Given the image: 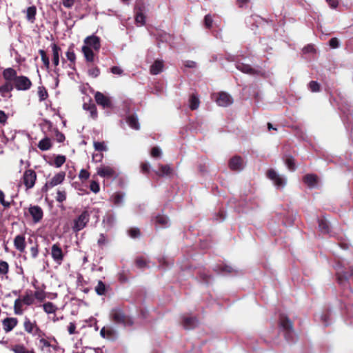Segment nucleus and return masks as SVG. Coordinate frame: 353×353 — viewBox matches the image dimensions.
<instances>
[{
	"label": "nucleus",
	"instance_id": "obj_1",
	"mask_svg": "<svg viewBox=\"0 0 353 353\" xmlns=\"http://www.w3.org/2000/svg\"><path fill=\"white\" fill-rule=\"evenodd\" d=\"M4 83L0 85V95L2 97H12L11 92L14 89L17 91H27L32 86V82L25 75H18L13 68H7L2 71Z\"/></svg>",
	"mask_w": 353,
	"mask_h": 353
},
{
	"label": "nucleus",
	"instance_id": "obj_2",
	"mask_svg": "<svg viewBox=\"0 0 353 353\" xmlns=\"http://www.w3.org/2000/svg\"><path fill=\"white\" fill-rule=\"evenodd\" d=\"M110 318L115 324L121 325L124 327L132 326L134 324L132 317L128 315L120 307H116L111 310Z\"/></svg>",
	"mask_w": 353,
	"mask_h": 353
},
{
	"label": "nucleus",
	"instance_id": "obj_3",
	"mask_svg": "<svg viewBox=\"0 0 353 353\" xmlns=\"http://www.w3.org/2000/svg\"><path fill=\"white\" fill-rule=\"evenodd\" d=\"M37 179L36 172L32 169H27L23 172L21 182L26 187V190L33 188Z\"/></svg>",
	"mask_w": 353,
	"mask_h": 353
},
{
	"label": "nucleus",
	"instance_id": "obj_4",
	"mask_svg": "<svg viewBox=\"0 0 353 353\" xmlns=\"http://www.w3.org/2000/svg\"><path fill=\"white\" fill-rule=\"evenodd\" d=\"M279 326L283 331L285 332V336L286 339H292L294 334L292 321L288 316L281 314L279 318Z\"/></svg>",
	"mask_w": 353,
	"mask_h": 353
},
{
	"label": "nucleus",
	"instance_id": "obj_5",
	"mask_svg": "<svg viewBox=\"0 0 353 353\" xmlns=\"http://www.w3.org/2000/svg\"><path fill=\"white\" fill-rule=\"evenodd\" d=\"M65 172H59L57 173L52 178L47 181L45 185L42 187V192H46L50 188H52L58 185L61 184L65 180Z\"/></svg>",
	"mask_w": 353,
	"mask_h": 353
},
{
	"label": "nucleus",
	"instance_id": "obj_6",
	"mask_svg": "<svg viewBox=\"0 0 353 353\" xmlns=\"http://www.w3.org/2000/svg\"><path fill=\"white\" fill-rule=\"evenodd\" d=\"M266 176L273 182L277 188H283L286 184L285 179L279 175L272 168H270L267 170Z\"/></svg>",
	"mask_w": 353,
	"mask_h": 353
},
{
	"label": "nucleus",
	"instance_id": "obj_7",
	"mask_svg": "<svg viewBox=\"0 0 353 353\" xmlns=\"http://www.w3.org/2000/svg\"><path fill=\"white\" fill-rule=\"evenodd\" d=\"M90 221V213L88 210H84L82 213L74 220L73 230L76 232L83 230Z\"/></svg>",
	"mask_w": 353,
	"mask_h": 353
},
{
	"label": "nucleus",
	"instance_id": "obj_8",
	"mask_svg": "<svg viewBox=\"0 0 353 353\" xmlns=\"http://www.w3.org/2000/svg\"><path fill=\"white\" fill-rule=\"evenodd\" d=\"M94 99L96 103L103 109H112L113 108L111 98L101 92H97L94 94Z\"/></svg>",
	"mask_w": 353,
	"mask_h": 353
},
{
	"label": "nucleus",
	"instance_id": "obj_9",
	"mask_svg": "<svg viewBox=\"0 0 353 353\" xmlns=\"http://www.w3.org/2000/svg\"><path fill=\"white\" fill-rule=\"evenodd\" d=\"M52 259L58 264L61 265L65 257V254L59 243L53 244L50 252Z\"/></svg>",
	"mask_w": 353,
	"mask_h": 353
},
{
	"label": "nucleus",
	"instance_id": "obj_10",
	"mask_svg": "<svg viewBox=\"0 0 353 353\" xmlns=\"http://www.w3.org/2000/svg\"><path fill=\"white\" fill-rule=\"evenodd\" d=\"M28 212L34 223L40 222L43 217V211L39 205H32L28 208Z\"/></svg>",
	"mask_w": 353,
	"mask_h": 353
},
{
	"label": "nucleus",
	"instance_id": "obj_11",
	"mask_svg": "<svg viewBox=\"0 0 353 353\" xmlns=\"http://www.w3.org/2000/svg\"><path fill=\"white\" fill-rule=\"evenodd\" d=\"M85 45L83 46H90V48L98 52L101 48L100 38L95 35L87 37L84 39Z\"/></svg>",
	"mask_w": 353,
	"mask_h": 353
},
{
	"label": "nucleus",
	"instance_id": "obj_12",
	"mask_svg": "<svg viewBox=\"0 0 353 353\" xmlns=\"http://www.w3.org/2000/svg\"><path fill=\"white\" fill-rule=\"evenodd\" d=\"M216 102L219 106L226 107L233 103V99L229 94L225 92H220L218 93Z\"/></svg>",
	"mask_w": 353,
	"mask_h": 353
},
{
	"label": "nucleus",
	"instance_id": "obj_13",
	"mask_svg": "<svg viewBox=\"0 0 353 353\" xmlns=\"http://www.w3.org/2000/svg\"><path fill=\"white\" fill-rule=\"evenodd\" d=\"M228 166L233 171H241L243 168V160L240 156L236 155L230 159Z\"/></svg>",
	"mask_w": 353,
	"mask_h": 353
},
{
	"label": "nucleus",
	"instance_id": "obj_14",
	"mask_svg": "<svg viewBox=\"0 0 353 353\" xmlns=\"http://www.w3.org/2000/svg\"><path fill=\"white\" fill-rule=\"evenodd\" d=\"M81 51L85 57L86 65L90 66V64L94 63L95 59L94 50L90 48V46H83Z\"/></svg>",
	"mask_w": 353,
	"mask_h": 353
},
{
	"label": "nucleus",
	"instance_id": "obj_15",
	"mask_svg": "<svg viewBox=\"0 0 353 353\" xmlns=\"http://www.w3.org/2000/svg\"><path fill=\"white\" fill-rule=\"evenodd\" d=\"M50 46L52 51V63L54 67L57 68L59 64V58L61 54V49L55 43H51ZM54 72H57V68H55Z\"/></svg>",
	"mask_w": 353,
	"mask_h": 353
},
{
	"label": "nucleus",
	"instance_id": "obj_16",
	"mask_svg": "<svg viewBox=\"0 0 353 353\" xmlns=\"http://www.w3.org/2000/svg\"><path fill=\"white\" fill-rule=\"evenodd\" d=\"M97 174L105 178H112L115 175L113 168L108 165H103L97 168Z\"/></svg>",
	"mask_w": 353,
	"mask_h": 353
},
{
	"label": "nucleus",
	"instance_id": "obj_17",
	"mask_svg": "<svg viewBox=\"0 0 353 353\" xmlns=\"http://www.w3.org/2000/svg\"><path fill=\"white\" fill-rule=\"evenodd\" d=\"M13 243L16 250L21 253L25 252L26 241L24 235H17L14 239Z\"/></svg>",
	"mask_w": 353,
	"mask_h": 353
},
{
	"label": "nucleus",
	"instance_id": "obj_18",
	"mask_svg": "<svg viewBox=\"0 0 353 353\" xmlns=\"http://www.w3.org/2000/svg\"><path fill=\"white\" fill-rule=\"evenodd\" d=\"M181 324L185 329L192 330L198 325L199 321L196 317L183 316Z\"/></svg>",
	"mask_w": 353,
	"mask_h": 353
},
{
	"label": "nucleus",
	"instance_id": "obj_19",
	"mask_svg": "<svg viewBox=\"0 0 353 353\" xmlns=\"http://www.w3.org/2000/svg\"><path fill=\"white\" fill-rule=\"evenodd\" d=\"M18 323V320L14 317H7L2 321L3 330L6 332L12 331Z\"/></svg>",
	"mask_w": 353,
	"mask_h": 353
},
{
	"label": "nucleus",
	"instance_id": "obj_20",
	"mask_svg": "<svg viewBox=\"0 0 353 353\" xmlns=\"http://www.w3.org/2000/svg\"><path fill=\"white\" fill-rule=\"evenodd\" d=\"M236 68L241 72L248 74L254 75L258 74L259 73V72L257 70L253 68L250 65L241 62H238L236 64Z\"/></svg>",
	"mask_w": 353,
	"mask_h": 353
},
{
	"label": "nucleus",
	"instance_id": "obj_21",
	"mask_svg": "<svg viewBox=\"0 0 353 353\" xmlns=\"http://www.w3.org/2000/svg\"><path fill=\"white\" fill-rule=\"evenodd\" d=\"M83 108L85 110L90 112V115L93 119H96L98 117L97 106L91 100L89 103H84Z\"/></svg>",
	"mask_w": 353,
	"mask_h": 353
},
{
	"label": "nucleus",
	"instance_id": "obj_22",
	"mask_svg": "<svg viewBox=\"0 0 353 353\" xmlns=\"http://www.w3.org/2000/svg\"><path fill=\"white\" fill-rule=\"evenodd\" d=\"M163 68V61L162 60L157 59L150 66V73L153 75H157L161 73Z\"/></svg>",
	"mask_w": 353,
	"mask_h": 353
},
{
	"label": "nucleus",
	"instance_id": "obj_23",
	"mask_svg": "<svg viewBox=\"0 0 353 353\" xmlns=\"http://www.w3.org/2000/svg\"><path fill=\"white\" fill-rule=\"evenodd\" d=\"M303 181L309 188H313L317 183L318 177L314 174H307L303 176Z\"/></svg>",
	"mask_w": 353,
	"mask_h": 353
},
{
	"label": "nucleus",
	"instance_id": "obj_24",
	"mask_svg": "<svg viewBox=\"0 0 353 353\" xmlns=\"http://www.w3.org/2000/svg\"><path fill=\"white\" fill-rule=\"evenodd\" d=\"M126 122L129 126L136 130L140 129V125L138 121V118L135 114L129 115L126 119Z\"/></svg>",
	"mask_w": 353,
	"mask_h": 353
},
{
	"label": "nucleus",
	"instance_id": "obj_25",
	"mask_svg": "<svg viewBox=\"0 0 353 353\" xmlns=\"http://www.w3.org/2000/svg\"><path fill=\"white\" fill-rule=\"evenodd\" d=\"M37 326V322H32L28 318L26 317L23 322L24 330L28 334H33V332Z\"/></svg>",
	"mask_w": 353,
	"mask_h": 353
},
{
	"label": "nucleus",
	"instance_id": "obj_26",
	"mask_svg": "<svg viewBox=\"0 0 353 353\" xmlns=\"http://www.w3.org/2000/svg\"><path fill=\"white\" fill-rule=\"evenodd\" d=\"M38 148L42 151H46L52 148V143L50 138L46 137L39 141Z\"/></svg>",
	"mask_w": 353,
	"mask_h": 353
},
{
	"label": "nucleus",
	"instance_id": "obj_27",
	"mask_svg": "<svg viewBox=\"0 0 353 353\" xmlns=\"http://www.w3.org/2000/svg\"><path fill=\"white\" fill-rule=\"evenodd\" d=\"M172 172V168L169 165H159V170L156 171L155 173L159 176H168Z\"/></svg>",
	"mask_w": 353,
	"mask_h": 353
},
{
	"label": "nucleus",
	"instance_id": "obj_28",
	"mask_svg": "<svg viewBox=\"0 0 353 353\" xmlns=\"http://www.w3.org/2000/svg\"><path fill=\"white\" fill-rule=\"evenodd\" d=\"M155 223L161 228H166L169 225V219L165 215L158 214L155 217Z\"/></svg>",
	"mask_w": 353,
	"mask_h": 353
},
{
	"label": "nucleus",
	"instance_id": "obj_29",
	"mask_svg": "<svg viewBox=\"0 0 353 353\" xmlns=\"http://www.w3.org/2000/svg\"><path fill=\"white\" fill-rule=\"evenodd\" d=\"M318 223L319 230L322 233L328 234L330 232V225L328 221L324 217H322L319 219Z\"/></svg>",
	"mask_w": 353,
	"mask_h": 353
},
{
	"label": "nucleus",
	"instance_id": "obj_30",
	"mask_svg": "<svg viewBox=\"0 0 353 353\" xmlns=\"http://www.w3.org/2000/svg\"><path fill=\"white\" fill-rule=\"evenodd\" d=\"M37 14V8L34 6H30L26 10V19L28 21L33 23L35 21Z\"/></svg>",
	"mask_w": 353,
	"mask_h": 353
},
{
	"label": "nucleus",
	"instance_id": "obj_31",
	"mask_svg": "<svg viewBox=\"0 0 353 353\" xmlns=\"http://www.w3.org/2000/svg\"><path fill=\"white\" fill-rule=\"evenodd\" d=\"M65 56L68 60L70 62V66L72 67V65H74L76 61V54L74 53L73 46H69L68 51L65 53Z\"/></svg>",
	"mask_w": 353,
	"mask_h": 353
},
{
	"label": "nucleus",
	"instance_id": "obj_32",
	"mask_svg": "<svg viewBox=\"0 0 353 353\" xmlns=\"http://www.w3.org/2000/svg\"><path fill=\"white\" fill-rule=\"evenodd\" d=\"M189 102H190V108L192 110H195L198 109V108L199 107L200 101H199L198 96L195 94H192L190 95Z\"/></svg>",
	"mask_w": 353,
	"mask_h": 353
},
{
	"label": "nucleus",
	"instance_id": "obj_33",
	"mask_svg": "<svg viewBox=\"0 0 353 353\" xmlns=\"http://www.w3.org/2000/svg\"><path fill=\"white\" fill-rule=\"evenodd\" d=\"M88 67V74L92 78H97L100 74V69L98 66L94 65V63L90 65Z\"/></svg>",
	"mask_w": 353,
	"mask_h": 353
},
{
	"label": "nucleus",
	"instance_id": "obj_34",
	"mask_svg": "<svg viewBox=\"0 0 353 353\" xmlns=\"http://www.w3.org/2000/svg\"><path fill=\"white\" fill-rule=\"evenodd\" d=\"M12 350L14 353H36L34 350H28L23 345H15L12 347Z\"/></svg>",
	"mask_w": 353,
	"mask_h": 353
},
{
	"label": "nucleus",
	"instance_id": "obj_35",
	"mask_svg": "<svg viewBox=\"0 0 353 353\" xmlns=\"http://www.w3.org/2000/svg\"><path fill=\"white\" fill-rule=\"evenodd\" d=\"M43 308L47 314L55 313L57 310V306L52 302H47L43 305Z\"/></svg>",
	"mask_w": 353,
	"mask_h": 353
},
{
	"label": "nucleus",
	"instance_id": "obj_36",
	"mask_svg": "<svg viewBox=\"0 0 353 353\" xmlns=\"http://www.w3.org/2000/svg\"><path fill=\"white\" fill-rule=\"evenodd\" d=\"M37 94L40 101H45L48 97V91L44 86L38 87Z\"/></svg>",
	"mask_w": 353,
	"mask_h": 353
},
{
	"label": "nucleus",
	"instance_id": "obj_37",
	"mask_svg": "<svg viewBox=\"0 0 353 353\" xmlns=\"http://www.w3.org/2000/svg\"><path fill=\"white\" fill-rule=\"evenodd\" d=\"M39 54L41 55V61L46 69L50 68V60L46 52L43 50H39Z\"/></svg>",
	"mask_w": 353,
	"mask_h": 353
},
{
	"label": "nucleus",
	"instance_id": "obj_38",
	"mask_svg": "<svg viewBox=\"0 0 353 353\" xmlns=\"http://www.w3.org/2000/svg\"><path fill=\"white\" fill-rule=\"evenodd\" d=\"M67 193L65 189H58L57 192V196L55 197L56 201L59 203H63L66 200Z\"/></svg>",
	"mask_w": 353,
	"mask_h": 353
},
{
	"label": "nucleus",
	"instance_id": "obj_39",
	"mask_svg": "<svg viewBox=\"0 0 353 353\" xmlns=\"http://www.w3.org/2000/svg\"><path fill=\"white\" fill-rule=\"evenodd\" d=\"M21 300L23 302V303H24L26 305H32L34 301V296L32 294L31 292H26V294L23 296V298Z\"/></svg>",
	"mask_w": 353,
	"mask_h": 353
},
{
	"label": "nucleus",
	"instance_id": "obj_40",
	"mask_svg": "<svg viewBox=\"0 0 353 353\" xmlns=\"http://www.w3.org/2000/svg\"><path fill=\"white\" fill-rule=\"evenodd\" d=\"M22 303L21 299H17L14 303V312L15 314L21 315L23 312L22 309Z\"/></svg>",
	"mask_w": 353,
	"mask_h": 353
},
{
	"label": "nucleus",
	"instance_id": "obj_41",
	"mask_svg": "<svg viewBox=\"0 0 353 353\" xmlns=\"http://www.w3.org/2000/svg\"><path fill=\"white\" fill-rule=\"evenodd\" d=\"M95 292L98 295H104L106 292V286L102 281H99L95 287Z\"/></svg>",
	"mask_w": 353,
	"mask_h": 353
},
{
	"label": "nucleus",
	"instance_id": "obj_42",
	"mask_svg": "<svg viewBox=\"0 0 353 353\" xmlns=\"http://www.w3.org/2000/svg\"><path fill=\"white\" fill-rule=\"evenodd\" d=\"M39 344L41 345V350L46 351V353L50 352V347H51V344L46 339L41 338L39 339Z\"/></svg>",
	"mask_w": 353,
	"mask_h": 353
},
{
	"label": "nucleus",
	"instance_id": "obj_43",
	"mask_svg": "<svg viewBox=\"0 0 353 353\" xmlns=\"http://www.w3.org/2000/svg\"><path fill=\"white\" fill-rule=\"evenodd\" d=\"M66 157L64 155L59 154L55 157L54 160V165L56 168L61 167L65 162Z\"/></svg>",
	"mask_w": 353,
	"mask_h": 353
},
{
	"label": "nucleus",
	"instance_id": "obj_44",
	"mask_svg": "<svg viewBox=\"0 0 353 353\" xmlns=\"http://www.w3.org/2000/svg\"><path fill=\"white\" fill-rule=\"evenodd\" d=\"M199 276L201 280L206 284H208L212 279V276L204 270L199 271Z\"/></svg>",
	"mask_w": 353,
	"mask_h": 353
},
{
	"label": "nucleus",
	"instance_id": "obj_45",
	"mask_svg": "<svg viewBox=\"0 0 353 353\" xmlns=\"http://www.w3.org/2000/svg\"><path fill=\"white\" fill-rule=\"evenodd\" d=\"M285 165L290 170L294 171L296 169V165L294 157L292 156L288 157L285 159Z\"/></svg>",
	"mask_w": 353,
	"mask_h": 353
},
{
	"label": "nucleus",
	"instance_id": "obj_46",
	"mask_svg": "<svg viewBox=\"0 0 353 353\" xmlns=\"http://www.w3.org/2000/svg\"><path fill=\"white\" fill-rule=\"evenodd\" d=\"M93 145L94 148V150L99 152H103L107 151L108 148L105 145V143L103 141L99 142V141H94Z\"/></svg>",
	"mask_w": 353,
	"mask_h": 353
},
{
	"label": "nucleus",
	"instance_id": "obj_47",
	"mask_svg": "<svg viewBox=\"0 0 353 353\" xmlns=\"http://www.w3.org/2000/svg\"><path fill=\"white\" fill-rule=\"evenodd\" d=\"M9 271V265L6 261H0V275H5Z\"/></svg>",
	"mask_w": 353,
	"mask_h": 353
},
{
	"label": "nucleus",
	"instance_id": "obj_48",
	"mask_svg": "<svg viewBox=\"0 0 353 353\" xmlns=\"http://www.w3.org/2000/svg\"><path fill=\"white\" fill-rule=\"evenodd\" d=\"M128 232L129 236L133 239L139 238L141 236V232L138 228H131Z\"/></svg>",
	"mask_w": 353,
	"mask_h": 353
},
{
	"label": "nucleus",
	"instance_id": "obj_49",
	"mask_svg": "<svg viewBox=\"0 0 353 353\" xmlns=\"http://www.w3.org/2000/svg\"><path fill=\"white\" fill-rule=\"evenodd\" d=\"M90 176V172L85 169H81L79 174V178L82 182H85V181H87L89 179Z\"/></svg>",
	"mask_w": 353,
	"mask_h": 353
},
{
	"label": "nucleus",
	"instance_id": "obj_50",
	"mask_svg": "<svg viewBox=\"0 0 353 353\" xmlns=\"http://www.w3.org/2000/svg\"><path fill=\"white\" fill-rule=\"evenodd\" d=\"M135 265L139 268H144L147 266V261L144 257L140 256L135 260Z\"/></svg>",
	"mask_w": 353,
	"mask_h": 353
},
{
	"label": "nucleus",
	"instance_id": "obj_51",
	"mask_svg": "<svg viewBox=\"0 0 353 353\" xmlns=\"http://www.w3.org/2000/svg\"><path fill=\"white\" fill-rule=\"evenodd\" d=\"M123 200V194L119 192L115 193L112 196V201L114 205H120Z\"/></svg>",
	"mask_w": 353,
	"mask_h": 353
},
{
	"label": "nucleus",
	"instance_id": "obj_52",
	"mask_svg": "<svg viewBox=\"0 0 353 353\" xmlns=\"http://www.w3.org/2000/svg\"><path fill=\"white\" fill-rule=\"evenodd\" d=\"M34 299H37L39 301H43L46 299V293L43 290H39L34 292L32 294Z\"/></svg>",
	"mask_w": 353,
	"mask_h": 353
},
{
	"label": "nucleus",
	"instance_id": "obj_53",
	"mask_svg": "<svg viewBox=\"0 0 353 353\" xmlns=\"http://www.w3.org/2000/svg\"><path fill=\"white\" fill-rule=\"evenodd\" d=\"M90 189L94 194H97L100 191L99 183L94 180L91 181L90 183Z\"/></svg>",
	"mask_w": 353,
	"mask_h": 353
},
{
	"label": "nucleus",
	"instance_id": "obj_54",
	"mask_svg": "<svg viewBox=\"0 0 353 353\" xmlns=\"http://www.w3.org/2000/svg\"><path fill=\"white\" fill-rule=\"evenodd\" d=\"M308 87L310 90L313 92H319L320 90V85L317 81H311L309 84Z\"/></svg>",
	"mask_w": 353,
	"mask_h": 353
},
{
	"label": "nucleus",
	"instance_id": "obj_55",
	"mask_svg": "<svg viewBox=\"0 0 353 353\" xmlns=\"http://www.w3.org/2000/svg\"><path fill=\"white\" fill-rule=\"evenodd\" d=\"M0 203L5 208H9L11 205V202L5 200V194L2 190H0Z\"/></svg>",
	"mask_w": 353,
	"mask_h": 353
},
{
	"label": "nucleus",
	"instance_id": "obj_56",
	"mask_svg": "<svg viewBox=\"0 0 353 353\" xmlns=\"http://www.w3.org/2000/svg\"><path fill=\"white\" fill-rule=\"evenodd\" d=\"M135 21L140 25H143L145 22V17L143 13H135Z\"/></svg>",
	"mask_w": 353,
	"mask_h": 353
},
{
	"label": "nucleus",
	"instance_id": "obj_57",
	"mask_svg": "<svg viewBox=\"0 0 353 353\" xmlns=\"http://www.w3.org/2000/svg\"><path fill=\"white\" fill-rule=\"evenodd\" d=\"M105 338L108 339H112L116 336V331L110 327H105Z\"/></svg>",
	"mask_w": 353,
	"mask_h": 353
},
{
	"label": "nucleus",
	"instance_id": "obj_58",
	"mask_svg": "<svg viewBox=\"0 0 353 353\" xmlns=\"http://www.w3.org/2000/svg\"><path fill=\"white\" fill-rule=\"evenodd\" d=\"M54 137L55 139L59 143L63 142L65 139V135L62 132H59L57 128H56L54 130Z\"/></svg>",
	"mask_w": 353,
	"mask_h": 353
},
{
	"label": "nucleus",
	"instance_id": "obj_59",
	"mask_svg": "<svg viewBox=\"0 0 353 353\" xmlns=\"http://www.w3.org/2000/svg\"><path fill=\"white\" fill-rule=\"evenodd\" d=\"M30 256L32 259H36L39 255V245L30 247Z\"/></svg>",
	"mask_w": 353,
	"mask_h": 353
},
{
	"label": "nucleus",
	"instance_id": "obj_60",
	"mask_svg": "<svg viewBox=\"0 0 353 353\" xmlns=\"http://www.w3.org/2000/svg\"><path fill=\"white\" fill-rule=\"evenodd\" d=\"M212 17L210 14H207L204 17V24L206 28L210 29L212 26Z\"/></svg>",
	"mask_w": 353,
	"mask_h": 353
},
{
	"label": "nucleus",
	"instance_id": "obj_61",
	"mask_svg": "<svg viewBox=\"0 0 353 353\" xmlns=\"http://www.w3.org/2000/svg\"><path fill=\"white\" fill-rule=\"evenodd\" d=\"M150 165L147 162L141 163V171L143 174H148L150 172Z\"/></svg>",
	"mask_w": 353,
	"mask_h": 353
},
{
	"label": "nucleus",
	"instance_id": "obj_62",
	"mask_svg": "<svg viewBox=\"0 0 353 353\" xmlns=\"http://www.w3.org/2000/svg\"><path fill=\"white\" fill-rule=\"evenodd\" d=\"M145 11V6L143 3L138 2L136 3L134 7V12L138 13H143Z\"/></svg>",
	"mask_w": 353,
	"mask_h": 353
},
{
	"label": "nucleus",
	"instance_id": "obj_63",
	"mask_svg": "<svg viewBox=\"0 0 353 353\" xmlns=\"http://www.w3.org/2000/svg\"><path fill=\"white\" fill-rule=\"evenodd\" d=\"M150 154L152 157L154 158L159 157L161 154V150L158 147H153L151 150Z\"/></svg>",
	"mask_w": 353,
	"mask_h": 353
},
{
	"label": "nucleus",
	"instance_id": "obj_64",
	"mask_svg": "<svg viewBox=\"0 0 353 353\" xmlns=\"http://www.w3.org/2000/svg\"><path fill=\"white\" fill-rule=\"evenodd\" d=\"M27 243L30 245H39L37 237L36 236H30L28 239Z\"/></svg>",
	"mask_w": 353,
	"mask_h": 353
}]
</instances>
